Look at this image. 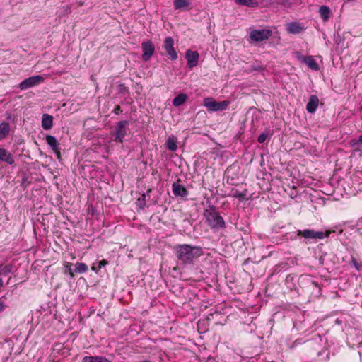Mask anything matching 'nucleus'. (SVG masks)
<instances>
[{
  "mask_svg": "<svg viewBox=\"0 0 362 362\" xmlns=\"http://www.w3.org/2000/svg\"><path fill=\"white\" fill-rule=\"evenodd\" d=\"M88 267L85 263L78 262L75 264L74 272L78 274H83L88 271Z\"/></svg>",
  "mask_w": 362,
  "mask_h": 362,
  "instance_id": "nucleus-23",
  "label": "nucleus"
},
{
  "mask_svg": "<svg viewBox=\"0 0 362 362\" xmlns=\"http://www.w3.org/2000/svg\"><path fill=\"white\" fill-rule=\"evenodd\" d=\"M129 122L126 120L119 122L115 127V141L122 143L127 135V129Z\"/></svg>",
  "mask_w": 362,
  "mask_h": 362,
  "instance_id": "nucleus-4",
  "label": "nucleus"
},
{
  "mask_svg": "<svg viewBox=\"0 0 362 362\" xmlns=\"http://www.w3.org/2000/svg\"><path fill=\"white\" fill-rule=\"evenodd\" d=\"M172 190L175 197H187L188 195L187 189L178 182L173 184Z\"/></svg>",
  "mask_w": 362,
  "mask_h": 362,
  "instance_id": "nucleus-10",
  "label": "nucleus"
},
{
  "mask_svg": "<svg viewBox=\"0 0 362 362\" xmlns=\"http://www.w3.org/2000/svg\"><path fill=\"white\" fill-rule=\"evenodd\" d=\"M318 98L315 95H312L310 98L309 102L306 105V110H308V112L313 113L316 110L317 107L318 106Z\"/></svg>",
  "mask_w": 362,
  "mask_h": 362,
  "instance_id": "nucleus-17",
  "label": "nucleus"
},
{
  "mask_svg": "<svg viewBox=\"0 0 362 362\" xmlns=\"http://www.w3.org/2000/svg\"><path fill=\"white\" fill-rule=\"evenodd\" d=\"M163 48L171 60H175L177 58V54L174 48V40L171 37H165Z\"/></svg>",
  "mask_w": 362,
  "mask_h": 362,
  "instance_id": "nucleus-6",
  "label": "nucleus"
},
{
  "mask_svg": "<svg viewBox=\"0 0 362 362\" xmlns=\"http://www.w3.org/2000/svg\"><path fill=\"white\" fill-rule=\"evenodd\" d=\"M173 4L175 9H180L188 6L189 1L187 0H175Z\"/></svg>",
  "mask_w": 362,
  "mask_h": 362,
  "instance_id": "nucleus-25",
  "label": "nucleus"
},
{
  "mask_svg": "<svg viewBox=\"0 0 362 362\" xmlns=\"http://www.w3.org/2000/svg\"><path fill=\"white\" fill-rule=\"evenodd\" d=\"M3 285V281L2 279L0 278V287H1Z\"/></svg>",
  "mask_w": 362,
  "mask_h": 362,
  "instance_id": "nucleus-37",
  "label": "nucleus"
},
{
  "mask_svg": "<svg viewBox=\"0 0 362 362\" xmlns=\"http://www.w3.org/2000/svg\"><path fill=\"white\" fill-rule=\"evenodd\" d=\"M178 260L184 264H192L194 260L202 255L199 247H192L189 245H180L175 247Z\"/></svg>",
  "mask_w": 362,
  "mask_h": 362,
  "instance_id": "nucleus-1",
  "label": "nucleus"
},
{
  "mask_svg": "<svg viewBox=\"0 0 362 362\" xmlns=\"http://www.w3.org/2000/svg\"><path fill=\"white\" fill-rule=\"evenodd\" d=\"M298 59L307 64V66L314 71L319 70V65L312 56L305 57L298 56Z\"/></svg>",
  "mask_w": 362,
  "mask_h": 362,
  "instance_id": "nucleus-11",
  "label": "nucleus"
},
{
  "mask_svg": "<svg viewBox=\"0 0 362 362\" xmlns=\"http://www.w3.org/2000/svg\"><path fill=\"white\" fill-rule=\"evenodd\" d=\"M358 141V142L362 143V134L359 136Z\"/></svg>",
  "mask_w": 362,
  "mask_h": 362,
  "instance_id": "nucleus-36",
  "label": "nucleus"
},
{
  "mask_svg": "<svg viewBox=\"0 0 362 362\" xmlns=\"http://www.w3.org/2000/svg\"><path fill=\"white\" fill-rule=\"evenodd\" d=\"M19 87L23 89V82H21L20 84H19Z\"/></svg>",
  "mask_w": 362,
  "mask_h": 362,
  "instance_id": "nucleus-39",
  "label": "nucleus"
},
{
  "mask_svg": "<svg viewBox=\"0 0 362 362\" xmlns=\"http://www.w3.org/2000/svg\"><path fill=\"white\" fill-rule=\"evenodd\" d=\"M304 27L298 23L294 22L287 24L286 30L291 34H298L304 30Z\"/></svg>",
  "mask_w": 362,
  "mask_h": 362,
  "instance_id": "nucleus-13",
  "label": "nucleus"
},
{
  "mask_svg": "<svg viewBox=\"0 0 362 362\" xmlns=\"http://www.w3.org/2000/svg\"><path fill=\"white\" fill-rule=\"evenodd\" d=\"M187 95L185 93H180L173 100V105L175 107H178L182 105L187 100Z\"/></svg>",
  "mask_w": 362,
  "mask_h": 362,
  "instance_id": "nucleus-21",
  "label": "nucleus"
},
{
  "mask_svg": "<svg viewBox=\"0 0 362 362\" xmlns=\"http://www.w3.org/2000/svg\"><path fill=\"white\" fill-rule=\"evenodd\" d=\"M143 55L142 59L144 61H148L154 53L155 46L151 41L144 42L142 43Z\"/></svg>",
  "mask_w": 362,
  "mask_h": 362,
  "instance_id": "nucleus-7",
  "label": "nucleus"
},
{
  "mask_svg": "<svg viewBox=\"0 0 362 362\" xmlns=\"http://www.w3.org/2000/svg\"><path fill=\"white\" fill-rule=\"evenodd\" d=\"M122 112L121 107L119 105H117L114 110H113V112L115 114V115H119L121 112Z\"/></svg>",
  "mask_w": 362,
  "mask_h": 362,
  "instance_id": "nucleus-31",
  "label": "nucleus"
},
{
  "mask_svg": "<svg viewBox=\"0 0 362 362\" xmlns=\"http://www.w3.org/2000/svg\"><path fill=\"white\" fill-rule=\"evenodd\" d=\"M329 234V232L325 234L323 232H317L310 229L297 230V235L302 236L306 239H323L325 236H328Z\"/></svg>",
  "mask_w": 362,
  "mask_h": 362,
  "instance_id": "nucleus-5",
  "label": "nucleus"
},
{
  "mask_svg": "<svg viewBox=\"0 0 362 362\" xmlns=\"http://www.w3.org/2000/svg\"><path fill=\"white\" fill-rule=\"evenodd\" d=\"M47 144L50 146L52 150L54 151V153L56 154L57 158L58 160H61V153H60V148H59V143L56 139V138L51 135L46 136L45 138Z\"/></svg>",
  "mask_w": 362,
  "mask_h": 362,
  "instance_id": "nucleus-8",
  "label": "nucleus"
},
{
  "mask_svg": "<svg viewBox=\"0 0 362 362\" xmlns=\"http://www.w3.org/2000/svg\"><path fill=\"white\" fill-rule=\"evenodd\" d=\"M276 3L286 6L288 4V0H276Z\"/></svg>",
  "mask_w": 362,
  "mask_h": 362,
  "instance_id": "nucleus-33",
  "label": "nucleus"
},
{
  "mask_svg": "<svg viewBox=\"0 0 362 362\" xmlns=\"http://www.w3.org/2000/svg\"><path fill=\"white\" fill-rule=\"evenodd\" d=\"M91 269L95 272H98L100 270V269H98V266L95 267V265L92 266Z\"/></svg>",
  "mask_w": 362,
  "mask_h": 362,
  "instance_id": "nucleus-35",
  "label": "nucleus"
},
{
  "mask_svg": "<svg viewBox=\"0 0 362 362\" xmlns=\"http://www.w3.org/2000/svg\"><path fill=\"white\" fill-rule=\"evenodd\" d=\"M53 126V117L48 114L42 115V127L45 130L50 129Z\"/></svg>",
  "mask_w": 362,
  "mask_h": 362,
  "instance_id": "nucleus-16",
  "label": "nucleus"
},
{
  "mask_svg": "<svg viewBox=\"0 0 362 362\" xmlns=\"http://www.w3.org/2000/svg\"><path fill=\"white\" fill-rule=\"evenodd\" d=\"M83 5V2H82V1H79L78 2V6H82Z\"/></svg>",
  "mask_w": 362,
  "mask_h": 362,
  "instance_id": "nucleus-38",
  "label": "nucleus"
},
{
  "mask_svg": "<svg viewBox=\"0 0 362 362\" xmlns=\"http://www.w3.org/2000/svg\"><path fill=\"white\" fill-rule=\"evenodd\" d=\"M71 267H72V264L71 263H69V262L66 263V267L68 269L69 274L71 277H74V273L72 271Z\"/></svg>",
  "mask_w": 362,
  "mask_h": 362,
  "instance_id": "nucleus-29",
  "label": "nucleus"
},
{
  "mask_svg": "<svg viewBox=\"0 0 362 362\" xmlns=\"http://www.w3.org/2000/svg\"><path fill=\"white\" fill-rule=\"evenodd\" d=\"M319 14L324 22H327L331 16V10L327 6H321L319 8Z\"/></svg>",
  "mask_w": 362,
  "mask_h": 362,
  "instance_id": "nucleus-18",
  "label": "nucleus"
},
{
  "mask_svg": "<svg viewBox=\"0 0 362 362\" xmlns=\"http://www.w3.org/2000/svg\"><path fill=\"white\" fill-rule=\"evenodd\" d=\"M10 132V125L7 122L0 124V141L6 138Z\"/></svg>",
  "mask_w": 362,
  "mask_h": 362,
  "instance_id": "nucleus-19",
  "label": "nucleus"
},
{
  "mask_svg": "<svg viewBox=\"0 0 362 362\" xmlns=\"http://www.w3.org/2000/svg\"><path fill=\"white\" fill-rule=\"evenodd\" d=\"M353 266L358 270L360 271L361 269V264H359L355 258L351 259Z\"/></svg>",
  "mask_w": 362,
  "mask_h": 362,
  "instance_id": "nucleus-28",
  "label": "nucleus"
},
{
  "mask_svg": "<svg viewBox=\"0 0 362 362\" xmlns=\"http://www.w3.org/2000/svg\"><path fill=\"white\" fill-rule=\"evenodd\" d=\"M235 2L241 6H245L247 7H256L257 6V3L254 0H234Z\"/></svg>",
  "mask_w": 362,
  "mask_h": 362,
  "instance_id": "nucleus-22",
  "label": "nucleus"
},
{
  "mask_svg": "<svg viewBox=\"0 0 362 362\" xmlns=\"http://www.w3.org/2000/svg\"><path fill=\"white\" fill-rule=\"evenodd\" d=\"M228 104L229 102L227 100L217 102L216 111L226 110Z\"/></svg>",
  "mask_w": 362,
  "mask_h": 362,
  "instance_id": "nucleus-26",
  "label": "nucleus"
},
{
  "mask_svg": "<svg viewBox=\"0 0 362 362\" xmlns=\"http://www.w3.org/2000/svg\"><path fill=\"white\" fill-rule=\"evenodd\" d=\"M6 308V305L4 304V301L0 299V313L4 310Z\"/></svg>",
  "mask_w": 362,
  "mask_h": 362,
  "instance_id": "nucleus-34",
  "label": "nucleus"
},
{
  "mask_svg": "<svg viewBox=\"0 0 362 362\" xmlns=\"http://www.w3.org/2000/svg\"><path fill=\"white\" fill-rule=\"evenodd\" d=\"M0 160L4 161L9 165L14 163L11 154L5 148H0Z\"/></svg>",
  "mask_w": 362,
  "mask_h": 362,
  "instance_id": "nucleus-15",
  "label": "nucleus"
},
{
  "mask_svg": "<svg viewBox=\"0 0 362 362\" xmlns=\"http://www.w3.org/2000/svg\"><path fill=\"white\" fill-rule=\"evenodd\" d=\"M204 105L208 108L209 111H216L217 102L210 98L204 100Z\"/></svg>",
  "mask_w": 362,
  "mask_h": 362,
  "instance_id": "nucleus-20",
  "label": "nucleus"
},
{
  "mask_svg": "<svg viewBox=\"0 0 362 362\" xmlns=\"http://www.w3.org/2000/svg\"><path fill=\"white\" fill-rule=\"evenodd\" d=\"M272 34L269 29L252 30L250 33V41L259 42L267 40Z\"/></svg>",
  "mask_w": 362,
  "mask_h": 362,
  "instance_id": "nucleus-3",
  "label": "nucleus"
},
{
  "mask_svg": "<svg viewBox=\"0 0 362 362\" xmlns=\"http://www.w3.org/2000/svg\"><path fill=\"white\" fill-rule=\"evenodd\" d=\"M204 216L207 224L214 229L225 228V221L220 216L216 209L214 206H210L209 209L204 210Z\"/></svg>",
  "mask_w": 362,
  "mask_h": 362,
  "instance_id": "nucleus-2",
  "label": "nucleus"
},
{
  "mask_svg": "<svg viewBox=\"0 0 362 362\" xmlns=\"http://www.w3.org/2000/svg\"><path fill=\"white\" fill-rule=\"evenodd\" d=\"M107 264V261L103 259L98 262V269H101L103 267H105Z\"/></svg>",
  "mask_w": 362,
  "mask_h": 362,
  "instance_id": "nucleus-32",
  "label": "nucleus"
},
{
  "mask_svg": "<svg viewBox=\"0 0 362 362\" xmlns=\"http://www.w3.org/2000/svg\"><path fill=\"white\" fill-rule=\"evenodd\" d=\"M267 139V135L265 134H262L258 136L257 141L259 143H264Z\"/></svg>",
  "mask_w": 362,
  "mask_h": 362,
  "instance_id": "nucleus-30",
  "label": "nucleus"
},
{
  "mask_svg": "<svg viewBox=\"0 0 362 362\" xmlns=\"http://www.w3.org/2000/svg\"><path fill=\"white\" fill-rule=\"evenodd\" d=\"M233 196L235 198L240 199V200L244 199V198H245V194L241 192H238V191L235 192Z\"/></svg>",
  "mask_w": 362,
  "mask_h": 362,
  "instance_id": "nucleus-27",
  "label": "nucleus"
},
{
  "mask_svg": "<svg viewBox=\"0 0 362 362\" xmlns=\"http://www.w3.org/2000/svg\"><path fill=\"white\" fill-rule=\"evenodd\" d=\"M82 362H112V361L102 356H86Z\"/></svg>",
  "mask_w": 362,
  "mask_h": 362,
  "instance_id": "nucleus-14",
  "label": "nucleus"
},
{
  "mask_svg": "<svg viewBox=\"0 0 362 362\" xmlns=\"http://www.w3.org/2000/svg\"><path fill=\"white\" fill-rule=\"evenodd\" d=\"M352 0H345L346 2L351 1Z\"/></svg>",
  "mask_w": 362,
  "mask_h": 362,
  "instance_id": "nucleus-41",
  "label": "nucleus"
},
{
  "mask_svg": "<svg viewBox=\"0 0 362 362\" xmlns=\"http://www.w3.org/2000/svg\"><path fill=\"white\" fill-rule=\"evenodd\" d=\"M145 197H146V196H145V194H143V195H142V197H143V200H144V199H145Z\"/></svg>",
  "mask_w": 362,
  "mask_h": 362,
  "instance_id": "nucleus-40",
  "label": "nucleus"
},
{
  "mask_svg": "<svg viewBox=\"0 0 362 362\" xmlns=\"http://www.w3.org/2000/svg\"><path fill=\"white\" fill-rule=\"evenodd\" d=\"M44 78L42 76H34L24 80V88H30L38 85L43 82Z\"/></svg>",
  "mask_w": 362,
  "mask_h": 362,
  "instance_id": "nucleus-12",
  "label": "nucleus"
},
{
  "mask_svg": "<svg viewBox=\"0 0 362 362\" xmlns=\"http://www.w3.org/2000/svg\"><path fill=\"white\" fill-rule=\"evenodd\" d=\"M185 57L187 60L188 67L193 68L197 65L199 55L197 51L187 50Z\"/></svg>",
  "mask_w": 362,
  "mask_h": 362,
  "instance_id": "nucleus-9",
  "label": "nucleus"
},
{
  "mask_svg": "<svg viewBox=\"0 0 362 362\" xmlns=\"http://www.w3.org/2000/svg\"><path fill=\"white\" fill-rule=\"evenodd\" d=\"M166 144L168 148L172 151H175L177 148V141L174 138H168Z\"/></svg>",
  "mask_w": 362,
  "mask_h": 362,
  "instance_id": "nucleus-24",
  "label": "nucleus"
}]
</instances>
